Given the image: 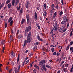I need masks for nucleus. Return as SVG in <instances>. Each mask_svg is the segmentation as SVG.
<instances>
[{
  "label": "nucleus",
  "instance_id": "64",
  "mask_svg": "<svg viewBox=\"0 0 73 73\" xmlns=\"http://www.w3.org/2000/svg\"><path fill=\"white\" fill-rule=\"evenodd\" d=\"M49 61H50V62H53V61H52V60H49Z\"/></svg>",
  "mask_w": 73,
  "mask_h": 73
},
{
  "label": "nucleus",
  "instance_id": "51",
  "mask_svg": "<svg viewBox=\"0 0 73 73\" xmlns=\"http://www.w3.org/2000/svg\"><path fill=\"white\" fill-rule=\"evenodd\" d=\"M37 72V71L36 70L34 69L33 71V73H36V72Z\"/></svg>",
  "mask_w": 73,
  "mask_h": 73
},
{
  "label": "nucleus",
  "instance_id": "58",
  "mask_svg": "<svg viewBox=\"0 0 73 73\" xmlns=\"http://www.w3.org/2000/svg\"><path fill=\"white\" fill-rule=\"evenodd\" d=\"M56 9H58V5H56Z\"/></svg>",
  "mask_w": 73,
  "mask_h": 73
},
{
  "label": "nucleus",
  "instance_id": "60",
  "mask_svg": "<svg viewBox=\"0 0 73 73\" xmlns=\"http://www.w3.org/2000/svg\"><path fill=\"white\" fill-rule=\"evenodd\" d=\"M50 33L51 34V35H52V34H53V31H51Z\"/></svg>",
  "mask_w": 73,
  "mask_h": 73
},
{
  "label": "nucleus",
  "instance_id": "2",
  "mask_svg": "<svg viewBox=\"0 0 73 73\" xmlns=\"http://www.w3.org/2000/svg\"><path fill=\"white\" fill-rule=\"evenodd\" d=\"M45 60H42L40 61V62L39 63L40 67H43L45 66Z\"/></svg>",
  "mask_w": 73,
  "mask_h": 73
},
{
  "label": "nucleus",
  "instance_id": "5",
  "mask_svg": "<svg viewBox=\"0 0 73 73\" xmlns=\"http://www.w3.org/2000/svg\"><path fill=\"white\" fill-rule=\"evenodd\" d=\"M53 26L54 28L53 29H52V31H56L57 30V29L58 26L57 25H54H54H53Z\"/></svg>",
  "mask_w": 73,
  "mask_h": 73
},
{
  "label": "nucleus",
  "instance_id": "56",
  "mask_svg": "<svg viewBox=\"0 0 73 73\" xmlns=\"http://www.w3.org/2000/svg\"><path fill=\"white\" fill-rule=\"evenodd\" d=\"M11 33L12 34L14 33L13 32V30H12V29H11Z\"/></svg>",
  "mask_w": 73,
  "mask_h": 73
},
{
  "label": "nucleus",
  "instance_id": "17",
  "mask_svg": "<svg viewBox=\"0 0 73 73\" xmlns=\"http://www.w3.org/2000/svg\"><path fill=\"white\" fill-rule=\"evenodd\" d=\"M13 19V17H11L9 18V19L8 21V22L9 23H10L11 21V20Z\"/></svg>",
  "mask_w": 73,
  "mask_h": 73
},
{
  "label": "nucleus",
  "instance_id": "4",
  "mask_svg": "<svg viewBox=\"0 0 73 73\" xmlns=\"http://www.w3.org/2000/svg\"><path fill=\"white\" fill-rule=\"evenodd\" d=\"M21 66L20 65L18 66V69L17 68H15V73H17V72H19V70H20V68Z\"/></svg>",
  "mask_w": 73,
  "mask_h": 73
},
{
  "label": "nucleus",
  "instance_id": "53",
  "mask_svg": "<svg viewBox=\"0 0 73 73\" xmlns=\"http://www.w3.org/2000/svg\"><path fill=\"white\" fill-rule=\"evenodd\" d=\"M53 55L54 56H56V52H54L53 53Z\"/></svg>",
  "mask_w": 73,
  "mask_h": 73
},
{
  "label": "nucleus",
  "instance_id": "50",
  "mask_svg": "<svg viewBox=\"0 0 73 73\" xmlns=\"http://www.w3.org/2000/svg\"><path fill=\"white\" fill-rule=\"evenodd\" d=\"M69 23H67V26H66V28H68V27H69Z\"/></svg>",
  "mask_w": 73,
  "mask_h": 73
},
{
  "label": "nucleus",
  "instance_id": "16",
  "mask_svg": "<svg viewBox=\"0 0 73 73\" xmlns=\"http://www.w3.org/2000/svg\"><path fill=\"white\" fill-rule=\"evenodd\" d=\"M19 2H20V0H16L15 3V5H16Z\"/></svg>",
  "mask_w": 73,
  "mask_h": 73
},
{
  "label": "nucleus",
  "instance_id": "7",
  "mask_svg": "<svg viewBox=\"0 0 73 73\" xmlns=\"http://www.w3.org/2000/svg\"><path fill=\"white\" fill-rule=\"evenodd\" d=\"M35 21H37V13L36 12H35Z\"/></svg>",
  "mask_w": 73,
  "mask_h": 73
},
{
  "label": "nucleus",
  "instance_id": "23",
  "mask_svg": "<svg viewBox=\"0 0 73 73\" xmlns=\"http://www.w3.org/2000/svg\"><path fill=\"white\" fill-rule=\"evenodd\" d=\"M19 60H20V54H18L17 57V62L18 63V62L19 61Z\"/></svg>",
  "mask_w": 73,
  "mask_h": 73
},
{
  "label": "nucleus",
  "instance_id": "40",
  "mask_svg": "<svg viewBox=\"0 0 73 73\" xmlns=\"http://www.w3.org/2000/svg\"><path fill=\"white\" fill-rule=\"evenodd\" d=\"M4 50H5V46H4L3 48V50H2L3 53H4Z\"/></svg>",
  "mask_w": 73,
  "mask_h": 73
},
{
  "label": "nucleus",
  "instance_id": "39",
  "mask_svg": "<svg viewBox=\"0 0 73 73\" xmlns=\"http://www.w3.org/2000/svg\"><path fill=\"white\" fill-rule=\"evenodd\" d=\"M67 29H66V28L65 29L64 27V29L63 30V31L62 32V33H64V32H65V31H66Z\"/></svg>",
  "mask_w": 73,
  "mask_h": 73
},
{
  "label": "nucleus",
  "instance_id": "59",
  "mask_svg": "<svg viewBox=\"0 0 73 73\" xmlns=\"http://www.w3.org/2000/svg\"><path fill=\"white\" fill-rule=\"evenodd\" d=\"M28 52V50H27L25 52V53H27Z\"/></svg>",
  "mask_w": 73,
  "mask_h": 73
},
{
  "label": "nucleus",
  "instance_id": "33",
  "mask_svg": "<svg viewBox=\"0 0 73 73\" xmlns=\"http://www.w3.org/2000/svg\"><path fill=\"white\" fill-rule=\"evenodd\" d=\"M70 47V45H68L67 46V47L66 48V50H68V49H69Z\"/></svg>",
  "mask_w": 73,
  "mask_h": 73
},
{
  "label": "nucleus",
  "instance_id": "43",
  "mask_svg": "<svg viewBox=\"0 0 73 73\" xmlns=\"http://www.w3.org/2000/svg\"><path fill=\"white\" fill-rule=\"evenodd\" d=\"M51 50L52 51V52H54V49L53 48H51Z\"/></svg>",
  "mask_w": 73,
  "mask_h": 73
},
{
  "label": "nucleus",
  "instance_id": "31",
  "mask_svg": "<svg viewBox=\"0 0 73 73\" xmlns=\"http://www.w3.org/2000/svg\"><path fill=\"white\" fill-rule=\"evenodd\" d=\"M25 19H22V21L21 22V24H23V23H24V22H25Z\"/></svg>",
  "mask_w": 73,
  "mask_h": 73
},
{
  "label": "nucleus",
  "instance_id": "6",
  "mask_svg": "<svg viewBox=\"0 0 73 73\" xmlns=\"http://www.w3.org/2000/svg\"><path fill=\"white\" fill-rule=\"evenodd\" d=\"M26 8H28V6H29V1H27L25 3Z\"/></svg>",
  "mask_w": 73,
  "mask_h": 73
},
{
  "label": "nucleus",
  "instance_id": "26",
  "mask_svg": "<svg viewBox=\"0 0 73 73\" xmlns=\"http://www.w3.org/2000/svg\"><path fill=\"white\" fill-rule=\"evenodd\" d=\"M27 35H28V32L27 31H25V33L24 35V36L26 37V36H27Z\"/></svg>",
  "mask_w": 73,
  "mask_h": 73
},
{
  "label": "nucleus",
  "instance_id": "8",
  "mask_svg": "<svg viewBox=\"0 0 73 73\" xmlns=\"http://www.w3.org/2000/svg\"><path fill=\"white\" fill-rule=\"evenodd\" d=\"M11 56L12 57H14L15 56V53L13 51H12L11 53Z\"/></svg>",
  "mask_w": 73,
  "mask_h": 73
},
{
  "label": "nucleus",
  "instance_id": "48",
  "mask_svg": "<svg viewBox=\"0 0 73 73\" xmlns=\"http://www.w3.org/2000/svg\"><path fill=\"white\" fill-rule=\"evenodd\" d=\"M21 6H19L18 7V8H17V11H19L20 9V7Z\"/></svg>",
  "mask_w": 73,
  "mask_h": 73
},
{
  "label": "nucleus",
  "instance_id": "15",
  "mask_svg": "<svg viewBox=\"0 0 73 73\" xmlns=\"http://www.w3.org/2000/svg\"><path fill=\"white\" fill-rule=\"evenodd\" d=\"M59 15H60L59 17H61V16H62V15H63V12H62V11H61L60 12V13H59Z\"/></svg>",
  "mask_w": 73,
  "mask_h": 73
},
{
  "label": "nucleus",
  "instance_id": "47",
  "mask_svg": "<svg viewBox=\"0 0 73 73\" xmlns=\"http://www.w3.org/2000/svg\"><path fill=\"white\" fill-rule=\"evenodd\" d=\"M57 21H55V25H57Z\"/></svg>",
  "mask_w": 73,
  "mask_h": 73
},
{
  "label": "nucleus",
  "instance_id": "54",
  "mask_svg": "<svg viewBox=\"0 0 73 73\" xmlns=\"http://www.w3.org/2000/svg\"><path fill=\"white\" fill-rule=\"evenodd\" d=\"M39 19L40 20L42 21V22H43V21H42V17H40Z\"/></svg>",
  "mask_w": 73,
  "mask_h": 73
},
{
  "label": "nucleus",
  "instance_id": "25",
  "mask_svg": "<svg viewBox=\"0 0 73 73\" xmlns=\"http://www.w3.org/2000/svg\"><path fill=\"white\" fill-rule=\"evenodd\" d=\"M29 23H30V20H29V19H27V24H29Z\"/></svg>",
  "mask_w": 73,
  "mask_h": 73
},
{
  "label": "nucleus",
  "instance_id": "3",
  "mask_svg": "<svg viewBox=\"0 0 73 73\" xmlns=\"http://www.w3.org/2000/svg\"><path fill=\"white\" fill-rule=\"evenodd\" d=\"M31 30V26H29L28 27H27L25 31L27 32H30Z\"/></svg>",
  "mask_w": 73,
  "mask_h": 73
},
{
  "label": "nucleus",
  "instance_id": "18",
  "mask_svg": "<svg viewBox=\"0 0 73 73\" xmlns=\"http://www.w3.org/2000/svg\"><path fill=\"white\" fill-rule=\"evenodd\" d=\"M28 59V57H26L25 59V61L23 63V65H24V64H25V62H26V61H27V59Z\"/></svg>",
  "mask_w": 73,
  "mask_h": 73
},
{
  "label": "nucleus",
  "instance_id": "13",
  "mask_svg": "<svg viewBox=\"0 0 73 73\" xmlns=\"http://www.w3.org/2000/svg\"><path fill=\"white\" fill-rule=\"evenodd\" d=\"M57 16V12H55L54 14V15L53 16V18H56V16Z\"/></svg>",
  "mask_w": 73,
  "mask_h": 73
},
{
  "label": "nucleus",
  "instance_id": "44",
  "mask_svg": "<svg viewBox=\"0 0 73 73\" xmlns=\"http://www.w3.org/2000/svg\"><path fill=\"white\" fill-rule=\"evenodd\" d=\"M70 45H70V46L72 45L73 44V41H71V42H70Z\"/></svg>",
  "mask_w": 73,
  "mask_h": 73
},
{
  "label": "nucleus",
  "instance_id": "20",
  "mask_svg": "<svg viewBox=\"0 0 73 73\" xmlns=\"http://www.w3.org/2000/svg\"><path fill=\"white\" fill-rule=\"evenodd\" d=\"M7 7L9 8H11V7H12V4L11 3H10L9 4H8L7 5Z\"/></svg>",
  "mask_w": 73,
  "mask_h": 73
},
{
  "label": "nucleus",
  "instance_id": "63",
  "mask_svg": "<svg viewBox=\"0 0 73 73\" xmlns=\"http://www.w3.org/2000/svg\"><path fill=\"white\" fill-rule=\"evenodd\" d=\"M11 64H12V65H15V63L14 62H12L11 63Z\"/></svg>",
  "mask_w": 73,
  "mask_h": 73
},
{
  "label": "nucleus",
  "instance_id": "22",
  "mask_svg": "<svg viewBox=\"0 0 73 73\" xmlns=\"http://www.w3.org/2000/svg\"><path fill=\"white\" fill-rule=\"evenodd\" d=\"M34 67H35V68H36V69H38H38H39V67L38 66H37V65H34Z\"/></svg>",
  "mask_w": 73,
  "mask_h": 73
},
{
  "label": "nucleus",
  "instance_id": "45",
  "mask_svg": "<svg viewBox=\"0 0 73 73\" xmlns=\"http://www.w3.org/2000/svg\"><path fill=\"white\" fill-rule=\"evenodd\" d=\"M72 34H73V31H71V32L70 33V36H72Z\"/></svg>",
  "mask_w": 73,
  "mask_h": 73
},
{
  "label": "nucleus",
  "instance_id": "1",
  "mask_svg": "<svg viewBox=\"0 0 73 73\" xmlns=\"http://www.w3.org/2000/svg\"><path fill=\"white\" fill-rule=\"evenodd\" d=\"M32 37V34L31 32H29L27 36V40H25L24 41L25 44H27V42L28 44L31 43V38Z\"/></svg>",
  "mask_w": 73,
  "mask_h": 73
},
{
  "label": "nucleus",
  "instance_id": "27",
  "mask_svg": "<svg viewBox=\"0 0 73 73\" xmlns=\"http://www.w3.org/2000/svg\"><path fill=\"white\" fill-rule=\"evenodd\" d=\"M22 37V35H19L18 36V38L19 39H20V38H21Z\"/></svg>",
  "mask_w": 73,
  "mask_h": 73
},
{
  "label": "nucleus",
  "instance_id": "34",
  "mask_svg": "<svg viewBox=\"0 0 73 73\" xmlns=\"http://www.w3.org/2000/svg\"><path fill=\"white\" fill-rule=\"evenodd\" d=\"M45 67V66H44L43 67V68L44 71H46V68Z\"/></svg>",
  "mask_w": 73,
  "mask_h": 73
},
{
  "label": "nucleus",
  "instance_id": "38",
  "mask_svg": "<svg viewBox=\"0 0 73 73\" xmlns=\"http://www.w3.org/2000/svg\"><path fill=\"white\" fill-rule=\"evenodd\" d=\"M7 22H5V28H7Z\"/></svg>",
  "mask_w": 73,
  "mask_h": 73
},
{
  "label": "nucleus",
  "instance_id": "52",
  "mask_svg": "<svg viewBox=\"0 0 73 73\" xmlns=\"http://www.w3.org/2000/svg\"><path fill=\"white\" fill-rule=\"evenodd\" d=\"M73 47H70V50H73Z\"/></svg>",
  "mask_w": 73,
  "mask_h": 73
},
{
  "label": "nucleus",
  "instance_id": "62",
  "mask_svg": "<svg viewBox=\"0 0 73 73\" xmlns=\"http://www.w3.org/2000/svg\"><path fill=\"white\" fill-rule=\"evenodd\" d=\"M4 4H5V1L3 2V3H2V4L3 5H4Z\"/></svg>",
  "mask_w": 73,
  "mask_h": 73
},
{
  "label": "nucleus",
  "instance_id": "35",
  "mask_svg": "<svg viewBox=\"0 0 73 73\" xmlns=\"http://www.w3.org/2000/svg\"><path fill=\"white\" fill-rule=\"evenodd\" d=\"M43 16H46V11H44V13Z\"/></svg>",
  "mask_w": 73,
  "mask_h": 73
},
{
  "label": "nucleus",
  "instance_id": "21",
  "mask_svg": "<svg viewBox=\"0 0 73 73\" xmlns=\"http://www.w3.org/2000/svg\"><path fill=\"white\" fill-rule=\"evenodd\" d=\"M46 67H47L48 68H49V69H52V67L50 66H49V65L48 64L46 65Z\"/></svg>",
  "mask_w": 73,
  "mask_h": 73
},
{
  "label": "nucleus",
  "instance_id": "29",
  "mask_svg": "<svg viewBox=\"0 0 73 73\" xmlns=\"http://www.w3.org/2000/svg\"><path fill=\"white\" fill-rule=\"evenodd\" d=\"M36 26L38 27V29H40V25H39V24H38L37 23H36Z\"/></svg>",
  "mask_w": 73,
  "mask_h": 73
},
{
  "label": "nucleus",
  "instance_id": "49",
  "mask_svg": "<svg viewBox=\"0 0 73 73\" xmlns=\"http://www.w3.org/2000/svg\"><path fill=\"white\" fill-rule=\"evenodd\" d=\"M64 62H65L64 61L61 62V64H60V66H61V65H62L64 63Z\"/></svg>",
  "mask_w": 73,
  "mask_h": 73
},
{
  "label": "nucleus",
  "instance_id": "30",
  "mask_svg": "<svg viewBox=\"0 0 73 73\" xmlns=\"http://www.w3.org/2000/svg\"><path fill=\"white\" fill-rule=\"evenodd\" d=\"M29 14H27L26 15V18L27 19H29Z\"/></svg>",
  "mask_w": 73,
  "mask_h": 73
},
{
  "label": "nucleus",
  "instance_id": "55",
  "mask_svg": "<svg viewBox=\"0 0 73 73\" xmlns=\"http://www.w3.org/2000/svg\"><path fill=\"white\" fill-rule=\"evenodd\" d=\"M61 3H62V5H64V3H63V0H61Z\"/></svg>",
  "mask_w": 73,
  "mask_h": 73
},
{
  "label": "nucleus",
  "instance_id": "11",
  "mask_svg": "<svg viewBox=\"0 0 73 73\" xmlns=\"http://www.w3.org/2000/svg\"><path fill=\"white\" fill-rule=\"evenodd\" d=\"M64 26H62V27L60 28L59 30V32H62L63 30H64Z\"/></svg>",
  "mask_w": 73,
  "mask_h": 73
},
{
  "label": "nucleus",
  "instance_id": "42",
  "mask_svg": "<svg viewBox=\"0 0 73 73\" xmlns=\"http://www.w3.org/2000/svg\"><path fill=\"white\" fill-rule=\"evenodd\" d=\"M19 33H20V32L19 31V30H17V34H16L17 35H18V34H19Z\"/></svg>",
  "mask_w": 73,
  "mask_h": 73
},
{
  "label": "nucleus",
  "instance_id": "28",
  "mask_svg": "<svg viewBox=\"0 0 73 73\" xmlns=\"http://www.w3.org/2000/svg\"><path fill=\"white\" fill-rule=\"evenodd\" d=\"M24 9H23V8H21L20 10V13L21 14V13H23V11Z\"/></svg>",
  "mask_w": 73,
  "mask_h": 73
},
{
  "label": "nucleus",
  "instance_id": "37",
  "mask_svg": "<svg viewBox=\"0 0 73 73\" xmlns=\"http://www.w3.org/2000/svg\"><path fill=\"white\" fill-rule=\"evenodd\" d=\"M15 1H13L12 2V5H13V6H14V5H15Z\"/></svg>",
  "mask_w": 73,
  "mask_h": 73
},
{
  "label": "nucleus",
  "instance_id": "24",
  "mask_svg": "<svg viewBox=\"0 0 73 73\" xmlns=\"http://www.w3.org/2000/svg\"><path fill=\"white\" fill-rule=\"evenodd\" d=\"M11 2V0H8L6 2L5 4L7 5Z\"/></svg>",
  "mask_w": 73,
  "mask_h": 73
},
{
  "label": "nucleus",
  "instance_id": "46",
  "mask_svg": "<svg viewBox=\"0 0 73 73\" xmlns=\"http://www.w3.org/2000/svg\"><path fill=\"white\" fill-rule=\"evenodd\" d=\"M67 68H63V70L64 72H65V70H67Z\"/></svg>",
  "mask_w": 73,
  "mask_h": 73
},
{
  "label": "nucleus",
  "instance_id": "9",
  "mask_svg": "<svg viewBox=\"0 0 73 73\" xmlns=\"http://www.w3.org/2000/svg\"><path fill=\"white\" fill-rule=\"evenodd\" d=\"M37 38L38 40H39V41H43V40H42V39L40 38V36H39L38 35H37Z\"/></svg>",
  "mask_w": 73,
  "mask_h": 73
},
{
  "label": "nucleus",
  "instance_id": "57",
  "mask_svg": "<svg viewBox=\"0 0 73 73\" xmlns=\"http://www.w3.org/2000/svg\"><path fill=\"white\" fill-rule=\"evenodd\" d=\"M29 62V60H27L26 62V64H28V62Z\"/></svg>",
  "mask_w": 73,
  "mask_h": 73
},
{
  "label": "nucleus",
  "instance_id": "61",
  "mask_svg": "<svg viewBox=\"0 0 73 73\" xmlns=\"http://www.w3.org/2000/svg\"><path fill=\"white\" fill-rule=\"evenodd\" d=\"M25 45H26V44H24V45H23V47L25 48Z\"/></svg>",
  "mask_w": 73,
  "mask_h": 73
},
{
  "label": "nucleus",
  "instance_id": "36",
  "mask_svg": "<svg viewBox=\"0 0 73 73\" xmlns=\"http://www.w3.org/2000/svg\"><path fill=\"white\" fill-rule=\"evenodd\" d=\"M46 3H44L43 5L44 7L45 8V9H46Z\"/></svg>",
  "mask_w": 73,
  "mask_h": 73
},
{
  "label": "nucleus",
  "instance_id": "32",
  "mask_svg": "<svg viewBox=\"0 0 73 73\" xmlns=\"http://www.w3.org/2000/svg\"><path fill=\"white\" fill-rule=\"evenodd\" d=\"M52 37L54 38V37H56V34H52Z\"/></svg>",
  "mask_w": 73,
  "mask_h": 73
},
{
  "label": "nucleus",
  "instance_id": "12",
  "mask_svg": "<svg viewBox=\"0 0 73 73\" xmlns=\"http://www.w3.org/2000/svg\"><path fill=\"white\" fill-rule=\"evenodd\" d=\"M61 24H63L65 25L66 24V21L63 20L61 23Z\"/></svg>",
  "mask_w": 73,
  "mask_h": 73
},
{
  "label": "nucleus",
  "instance_id": "14",
  "mask_svg": "<svg viewBox=\"0 0 73 73\" xmlns=\"http://www.w3.org/2000/svg\"><path fill=\"white\" fill-rule=\"evenodd\" d=\"M63 20L64 21H67V17L66 16H64L63 18Z\"/></svg>",
  "mask_w": 73,
  "mask_h": 73
},
{
  "label": "nucleus",
  "instance_id": "19",
  "mask_svg": "<svg viewBox=\"0 0 73 73\" xmlns=\"http://www.w3.org/2000/svg\"><path fill=\"white\" fill-rule=\"evenodd\" d=\"M13 23V21L11 20L10 23V27H12Z\"/></svg>",
  "mask_w": 73,
  "mask_h": 73
},
{
  "label": "nucleus",
  "instance_id": "10",
  "mask_svg": "<svg viewBox=\"0 0 73 73\" xmlns=\"http://www.w3.org/2000/svg\"><path fill=\"white\" fill-rule=\"evenodd\" d=\"M55 7V6H54V4H53L51 5V10L53 11V10H54V8Z\"/></svg>",
  "mask_w": 73,
  "mask_h": 73
},
{
  "label": "nucleus",
  "instance_id": "41",
  "mask_svg": "<svg viewBox=\"0 0 73 73\" xmlns=\"http://www.w3.org/2000/svg\"><path fill=\"white\" fill-rule=\"evenodd\" d=\"M39 43L38 42H36L34 43V45H38Z\"/></svg>",
  "mask_w": 73,
  "mask_h": 73
}]
</instances>
